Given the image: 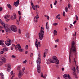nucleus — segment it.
<instances>
[{
	"label": "nucleus",
	"instance_id": "30",
	"mask_svg": "<svg viewBox=\"0 0 79 79\" xmlns=\"http://www.w3.org/2000/svg\"><path fill=\"white\" fill-rule=\"evenodd\" d=\"M25 70V68L24 67L22 69V72H21V73H23Z\"/></svg>",
	"mask_w": 79,
	"mask_h": 79
},
{
	"label": "nucleus",
	"instance_id": "2",
	"mask_svg": "<svg viewBox=\"0 0 79 79\" xmlns=\"http://www.w3.org/2000/svg\"><path fill=\"white\" fill-rule=\"evenodd\" d=\"M48 63H56L57 64H59L60 61L58 60L57 57L56 56H53L52 57V59H50L48 61Z\"/></svg>",
	"mask_w": 79,
	"mask_h": 79
},
{
	"label": "nucleus",
	"instance_id": "25",
	"mask_svg": "<svg viewBox=\"0 0 79 79\" xmlns=\"http://www.w3.org/2000/svg\"><path fill=\"white\" fill-rule=\"evenodd\" d=\"M37 69H40V64H37Z\"/></svg>",
	"mask_w": 79,
	"mask_h": 79
},
{
	"label": "nucleus",
	"instance_id": "31",
	"mask_svg": "<svg viewBox=\"0 0 79 79\" xmlns=\"http://www.w3.org/2000/svg\"><path fill=\"white\" fill-rule=\"evenodd\" d=\"M60 16V15L59 14L57 15V16L56 17V19H58V18H59Z\"/></svg>",
	"mask_w": 79,
	"mask_h": 79
},
{
	"label": "nucleus",
	"instance_id": "58",
	"mask_svg": "<svg viewBox=\"0 0 79 79\" xmlns=\"http://www.w3.org/2000/svg\"><path fill=\"white\" fill-rule=\"evenodd\" d=\"M76 22H77V20H75V21H74L73 23V24H75L76 23Z\"/></svg>",
	"mask_w": 79,
	"mask_h": 79
},
{
	"label": "nucleus",
	"instance_id": "8",
	"mask_svg": "<svg viewBox=\"0 0 79 79\" xmlns=\"http://www.w3.org/2000/svg\"><path fill=\"white\" fill-rule=\"evenodd\" d=\"M64 78L66 79H71V77L69 76V74H64L63 76Z\"/></svg>",
	"mask_w": 79,
	"mask_h": 79
},
{
	"label": "nucleus",
	"instance_id": "4",
	"mask_svg": "<svg viewBox=\"0 0 79 79\" xmlns=\"http://www.w3.org/2000/svg\"><path fill=\"white\" fill-rule=\"evenodd\" d=\"M6 63V59L5 57H2L0 59V66L2 65V64H4Z\"/></svg>",
	"mask_w": 79,
	"mask_h": 79
},
{
	"label": "nucleus",
	"instance_id": "29",
	"mask_svg": "<svg viewBox=\"0 0 79 79\" xmlns=\"http://www.w3.org/2000/svg\"><path fill=\"white\" fill-rule=\"evenodd\" d=\"M41 77H43V78H45L46 77L45 76H44L43 75V73H41Z\"/></svg>",
	"mask_w": 79,
	"mask_h": 79
},
{
	"label": "nucleus",
	"instance_id": "44",
	"mask_svg": "<svg viewBox=\"0 0 79 79\" xmlns=\"http://www.w3.org/2000/svg\"><path fill=\"white\" fill-rule=\"evenodd\" d=\"M19 34H21V29H19Z\"/></svg>",
	"mask_w": 79,
	"mask_h": 79
},
{
	"label": "nucleus",
	"instance_id": "50",
	"mask_svg": "<svg viewBox=\"0 0 79 79\" xmlns=\"http://www.w3.org/2000/svg\"><path fill=\"white\" fill-rule=\"evenodd\" d=\"M11 57H12V58H16V56L14 55H12L11 56Z\"/></svg>",
	"mask_w": 79,
	"mask_h": 79
},
{
	"label": "nucleus",
	"instance_id": "9",
	"mask_svg": "<svg viewBox=\"0 0 79 79\" xmlns=\"http://www.w3.org/2000/svg\"><path fill=\"white\" fill-rule=\"evenodd\" d=\"M36 61L37 64H40L41 63V59H40V56H38V57Z\"/></svg>",
	"mask_w": 79,
	"mask_h": 79
},
{
	"label": "nucleus",
	"instance_id": "6",
	"mask_svg": "<svg viewBox=\"0 0 79 79\" xmlns=\"http://www.w3.org/2000/svg\"><path fill=\"white\" fill-rule=\"evenodd\" d=\"M5 66L7 68V71L10 72L11 70V65H10V64H7L5 65Z\"/></svg>",
	"mask_w": 79,
	"mask_h": 79
},
{
	"label": "nucleus",
	"instance_id": "26",
	"mask_svg": "<svg viewBox=\"0 0 79 79\" xmlns=\"http://www.w3.org/2000/svg\"><path fill=\"white\" fill-rule=\"evenodd\" d=\"M13 16L14 18V19H16V15L15 13H14L13 14Z\"/></svg>",
	"mask_w": 79,
	"mask_h": 79
},
{
	"label": "nucleus",
	"instance_id": "64",
	"mask_svg": "<svg viewBox=\"0 0 79 79\" xmlns=\"http://www.w3.org/2000/svg\"><path fill=\"white\" fill-rule=\"evenodd\" d=\"M17 23V26H18V25H19V22H18L16 23Z\"/></svg>",
	"mask_w": 79,
	"mask_h": 79
},
{
	"label": "nucleus",
	"instance_id": "12",
	"mask_svg": "<svg viewBox=\"0 0 79 79\" xmlns=\"http://www.w3.org/2000/svg\"><path fill=\"white\" fill-rule=\"evenodd\" d=\"M5 27H6L5 28V30H6V32H9V31H10V29L8 28V27H7V25L6 24Z\"/></svg>",
	"mask_w": 79,
	"mask_h": 79
},
{
	"label": "nucleus",
	"instance_id": "17",
	"mask_svg": "<svg viewBox=\"0 0 79 79\" xmlns=\"http://www.w3.org/2000/svg\"><path fill=\"white\" fill-rule=\"evenodd\" d=\"M73 76H75V77L76 79H77L78 78V77H77V75L76 74V72H73Z\"/></svg>",
	"mask_w": 79,
	"mask_h": 79
},
{
	"label": "nucleus",
	"instance_id": "13",
	"mask_svg": "<svg viewBox=\"0 0 79 79\" xmlns=\"http://www.w3.org/2000/svg\"><path fill=\"white\" fill-rule=\"evenodd\" d=\"M23 73H22L20 71H19V78H20L23 76Z\"/></svg>",
	"mask_w": 79,
	"mask_h": 79
},
{
	"label": "nucleus",
	"instance_id": "62",
	"mask_svg": "<svg viewBox=\"0 0 79 79\" xmlns=\"http://www.w3.org/2000/svg\"><path fill=\"white\" fill-rule=\"evenodd\" d=\"M76 32H75V34H73V36H76Z\"/></svg>",
	"mask_w": 79,
	"mask_h": 79
},
{
	"label": "nucleus",
	"instance_id": "45",
	"mask_svg": "<svg viewBox=\"0 0 79 79\" xmlns=\"http://www.w3.org/2000/svg\"><path fill=\"white\" fill-rule=\"evenodd\" d=\"M57 3V1H56V0L55 1V2H54V5H56Z\"/></svg>",
	"mask_w": 79,
	"mask_h": 79
},
{
	"label": "nucleus",
	"instance_id": "23",
	"mask_svg": "<svg viewBox=\"0 0 79 79\" xmlns=\"http://www.w3.org/2000/svg\"><path fill=\"white\" fill-rule=\"evenodd\" d=\"M18 49H19V52H23V50H24V49L23 48L21 49V48H20Z\"/></svg>",
	"mask_w": 79,
	"mask_h": 79
},
{
	"label": "nucleus",
	"instance_id": "3",
	"mask_svg": "<svg viewBox=\"0 0 79 79\" xmlns=\"http://www.w3.org/2000/svg\"><path fill=\"white\" fill-rule=\"evenodd\" d=\"M45 32L44 26H42L41 28V30L40 33H39V39L40 40H42L44 39V35Z\"/></svg>",
	"mask_w": 79,
	"mask_h": 79
},
{
	"label": "nucleus",
	"instance_id": "1",
	"mask_svg": "<svg viewBox=\"0 0 79 79\" xmlns=\"http://www.w3.org/2000/svg\"><path fill=\"white\" fill-rule=\"evenodd\" d=\"M76 45H75L74 41H73L72 47L70 49V51L69 52V59L70 63H71V54L72 53H76Z\"/></svg>",
	"mask_w": 79,
	"mask_h": 79
},
{
	"label": "nucleus",
	"instance_id": "43",
	"mask_svg": "<svg viewBox=\"0 0 79 79\" xmlns=\"http://www.w3.org/2000/svg\"><path fill=\"white\" fill-rule=\"evenodd\" d=\"M25 47H26V50H27L28 48V45H26Z\"/></svg>",
	"mask_w": 79,
	"mask_h": 79
},
{
	"label": "nucleus",
	"instance_id": "18",
	"mask_svg": "<svg viewBox=\"0 0 79 79\" xmlns=\"http://www.w3.org/2000/svg\"><path fill=\"white\" fill-rule=\"evenodd\" d=\"M10 74L11 75H12V77H14L15 76V73H13V71H12L10 72Z\"/></svg>",
	"mask_w": 79,
	"mask_h": 79
},
{
	"label": "nucleus",
	"instance_id": "15",
	"mask_svg": "<svg viewBox=\"0 0 79 79\" xmlns=\"http://www.w3.org/2000/svg\"><path fill=\"white\" fill-rule=\"evenodd\" d=\"M21 68H22V66L19 65L17 66V69L19 71H20L21 69Z\"/></svg>",
	"mask_w": 79,
	"mask_h": 79
},
{
	"label": "nucleus",
	"instance_id": "19",
	"mask_svg": "<svg viewBox=\"0 0 79 79\" xmlns=\"http://www.w3.org/2000/svg\"><path fill=\"white\" fill-rule=\"evenodd\" d=\"M58 34V33L57 32V31L55 30L54 31H53V34L54 35V36H55V35H57V34Z\"/></svg>",
	"mask_w": 79,
	"mask_h": 79
},
{
	"label": "nucleus",
	"instance_id": "14",
	"mask_svg": "<svg viewBox=\"0 0 79 79\" xmlns=\"http://www.w3.org/2000/svg\"><path fill=\"white\" fill-rule=\"evenodd\" d=\"M0 23L2 24L3 25V26H2L3 27H4V28L5 27V26H6V24H5V23H4L3 22L2 23V21L1 19H0Z\"/></svg>",
	"mask_w": 79,
	"mask_h": 79
},
{
	"label": "nucleus",
	"instance_id": "22",
	"mask_svg": "<svg viewBox=\"0 0 79 79\" xmlns=\"http://www.w3.org/2000/svg\"><path fill=\"white\" fill-rule=\"evenodd\" d=\"M9 17H10V15H6V16H5L4 18L6 19H8V18Z\"/></svg>",
	"mask_w": 79,
	"mask_h": 79
},
{
	"label": "nucleus",
	"instance_id": "56",
	"mask_svg": "<svg viewBox=\"0 0 79 79\" xmlns=\"http://www.w3.org/2000/svg\"><path fill=\"white\" fill-rule=\"evenodd\" d=\"M33 55V53H31L30 54V57H32V55Z\"/></svg>",
	"mask_w": 79,
	"mask_h": 79
},
{
	"label": "nucleus",
	"instance_id": "46",
	"mask_svg": "<svg viewBox=\"0 0 79 79\" xmlns=\"http://www.w3.org/2000/svg\"><path fill=\"white\" fill-rule=\"evenodd\" d=\"M46 54H47V53H45V52L44 53V56H43V57L44 58H45V56H46Z\"/></svg>",
	"mask_w": 79,
	"mask_h": 79
},
{
	"label": "nucleus",
	"instance_id": "51",
	"mask_svg": "<svg viewBox=\"0 0 79 79\" xmlns=\"http://www.w3.org/2000/svg\"><path fill=\"white\" fill-rule=\"evenodd\" d=\"M18 13H19V15H21V12H20V11H19L18 12Z\"/></svg>",
	"mask_w": 79,
	"mask_h": 79
},
{
	"label": "nucleus",
	"instance_id": "61",
	"mask_svg": "<svg viewBox=\"0 0 79 79\" xmlns=\"http://www.w3.org/2000/svg\"><path fill=\"white\" fill-rule=\"evenodd\" d=\"M11 19L13 20V19H14V17H13V16H11Z\"/></svg>",
	"mask_w": 79,
	"mask_h": 79
},
{
	"label": "nucleus",
	"instance_id": "38",
	"mask_svg": "<svg viewBox=\"0 0 79 79\" xmlns=\"http://www.w3.org/2000/svg\"><path fill=\"white\" fill-rule=\"evenodd\" d=\"M37 71L38 73H40V69H37Z\"/></svg>",
	"mask_w": 79,
	"mask_h": 79
},
{
	"label": "nucleus",
	"instance_id": "39",
	"mask_svg": "<svg viewBox=\"0 0 79 79\" xmlns=\"http://www.w3.org/2000/svg\"><path fill=\"white\" fill-rule=\"evenodd\" d=\"M63 16H66V14H65V12L63 11Z\"/></svg>",
	"mask_w": 79,
	"mask_h": 79
},
{
	"label": "nucleus",
	"instance_id": "54",
	"mask_svg": "<svg viewBox=\"0 0 79 79\" xmlns=\"http://www.w3.org/2000/svg\"><path fill=\"white\" fill-rule=\"evenodd\" d=\"M76 69H77V71H79V68L78 67V66H77L76 68Z\"/></svg>",
	"mask_w": 79,
	"mask_h": 79
},
{
	"label": "nucleus",
	"instance_id": "37",
	"mask_svg": "<svg viewBox=\"0 0 79 79\" xmlns=\"http://www.w3.org/2000/svg\"><path fill=\"white\" fill-rule=\"evenodd\" d=\"M44 16H45V17H46V18H47L48 20H49V16H48V15H45Z\"/></svg>",
	"mask_w": 79,
	"mask_h": 79
},
{
	"label": "nucleus",
	"instance_id": "59",
	"mask_svg": "<svg viewBox=\"0 0 79 79\" xmlns=\"http://www.w3.org/2000/svg\"><path fill=\"white\" fill-rule=\"evenodd\" d=\"M31 4L32 6H34V4H33V3H32V2H31Z\"/></svg>",
	"mask_w": 79,
	"mask_h": 79
},
{
	"label": "nucleus",
	"instance_id": "48",
	"mask_svg": "<svg viewBox=\"0 0 79 79\" xmlns=\"http://www.w3.org/2000/svg\"><path fill=\"white\" fill-rule=\"evenodd\" d=\"M73 72H76V67H73Z\"/></svg>",
	"mask_w": 79,
	"mask_h": 79
},
{
	"label": "nucleus",
	"instance_id": "5",
	"mask_svg": "<svg viewBox=\"0 0 79 79\" xmlns=\"http://www.w3.org/2000/svg\"><path fill=\"white\" fill-rule=\"evenodd\" d=\"M10 28L11 31H13V32H17V27H16L15 25H12L10 27Z\"/></svg>",
	"mask_w": 79,
	"mask_h": 79
},
{
	"label": "nucleus",
	"instance_id": "60",
	"mask_svg": "<svg viewBox=\"0 0 79 79\" xmlns=\"http://www.w3.org/2000/svg\"><path fill=\"white\" fill-rule=\"evenodd\" d=\"M39 15H37L36 16V19H39Z\"/></svg>",
	"mask_w": 79,
	"mask_h": 79
},
{
	"label": "nucleus",
	"instance_id": "42",
	"mask_svg": "<svg viewBox=\"0 0 79 79\" xmlns=\"http://www.w3.org/2000/svg\"><path fill=\"white\" fill-rule=\"evenodd\" d=\"M3 10V7H0V11H2Z\"/></svg>",
	"mask_w": 79,
	"mask_h": 79
},
{
	"label": "nucleus",
	"instance_id": "7",
	"mask_svg": "<svg viewBox=\"0 0 79 79\" xmlns=\"http://www.w3.org/2000/svg\"><path fill=\"white\" fill-rule=\"evenodd\" d=\"M11 41V40H7L6 41H5V44L7 46H9V45H10L11 44L10 43Z\"/></svg>",
	"mask_w": 79,
	"mask_h": 79
},
{
	"label": "nucleus",
	"instance_id": "28",
	"mask_svg": "<svg viewBox=\"0 0 79 79\" xmlns=\"http://www.w3.org/2000/svg\"><path fill=\"white\" fill-rule=\"evenodd\" d=\"M48 49H46L44 50V52L45 53H46V54H47L48 53Z\"/></svg>",
	"mask_w": 79,
	"mask_h": 79
},
{
	"label": "nucleus",
	"instance_id": "36",
	"mask_svg": "<svg viewBox=\"0 0 79 79\" xmlns=\"http://www.w3.org/2000/svg\"><path fill=\"white\" fill-rule=\"evenodd\" d=\"M27 38H29V34L28 33H27Z\"/></svg>",
	"mask_w": 79,
	"mask_h": 79
},
{
	"label": "nucleus",
	"instance_id": "55",
	"mask_svg": "<svg viewBox=\"0 0 79 79\" xmlns=\"http://www.w3.org/2000/svg\"><path fill=\"white\" fill-rule=\"evenodd\" d=\"M73 60L75 62V64H76V59H75V58H73Z\"/></svg>",
	"mask_w": 79,
	"mask_h": 79
},
{
	"label": "nucleus",
	"instance_id": "10",
	"mask_svg": "<svg viewBox=\"0 0 79 79\" xmlns=\"http://www.w3.org/2000/svg\"><path fill=\"white\" fill-rule=\"evenodd\" d=\"M3 42H4V41H3V40H0V45H2L3 47H5V45H4V43H3Z\"/></svg>",
	"mask_w": 79,
	"mask_h": 79
},
{
	"label": "nucleus",
	"instance_id": "33",
	"mask_svg": "<svg viewBox=\"0 0 79 79\" xmlns=\"http://www.w3.org/2000/svg\"><path fill=\"white\" fill-rule=\"evenodd\" d=\"M32 8H33V9L34 10H35V6L34 5L32 6Z\"/></svg>",
	"mask_w": 79,
	"mask_h": 79
},
{
	"label": "nucleus",
	"instance_id": "24",
	"mask_svg": "<svg viewBox=\"0 0 79 79\" xmlns=\"http://www.w3.org/2000/svg\"><path fill=\"white\" fill-rule=\"evenodd\" d=\"M7 7H8V8H10V9H11V5H10V4H7Z\"/></svg>",
	"mask_w": 79,
	"mask_h": 79
},
{
	"label": "nucleus",
	"instance_id": "21",
	"mask_svg": "<svg viewBox=\"0 0 79 79\" xmlns=\"http://www.w3.org/2000/svg\"><path fill=\"white\" fill-rule=\"evenodd\" d=\"M0 75L2 77V79H4V75L2 73H0Z\"/></svg>",
	"mask_w": 79,
	"mask_h": 79
},
{
	"label": "nucleus",
	"instance_id": "49",
	"mask_svg": "<svg viewBox=\"0 0 79 79\" xmlns=\"http://www.w3.org/2000/svg\"><path fill=\"white\" fill-rule=\"evenodd\" d=\"M2 29H3L2 28V27L0 26V31H2Z\"/></svg>",
	"mask_w": 79,
	"mask_h": 79
},
{
	"label": "nucleus",
	"instance_id": "52",
	"mask_svg": "<svg viewBox=\"0 0 79 79\" xmlns=\"http://www.w3.org/2000/svg\"><path fill=\"white\" fill-rule=\"evenodd\" d=\"M35 7H36V8H39V7H40L38 5H35Z\"/></svg>",
	"mask_w": 79,
	"mask_h": 79
},
{
	"label": "nucleus",
	"instance_id": "53",
	"mask_svg": "<svg viewBox=\"0 0 79 79\" xmlns=\"http://www.w3.org/2000/svg\"><path fill=\"white\" fill-rule=\"evenodd\" d=\"M15 50L16 51H18V50H19V49H18V47H16L15 48Z\"/></svg>",
	"mask_w": 79,
	"mask_h": 79
},
{
	"label": "nucleus",
	"instance_id": "57",
	"mask_svg": "<svg viewBox=\"0 0 79 79\" xmlns=\"http://www.w3.org/2000/svg\"><path fill=\"white\" fill-rule=\"evenodd\" d=\"M1 54H3L4 53V51H1L0 52Z\"/></svg>",
	"mask_w": 79,
	"mask_h": 79
},
{
	"label": "nucleus",
	"instance_id": "40",
	"mask_svg": "<svg viewBox=\"0 0 79 79\" xmlns=\"http://www.w3.org/2000/svg\"><path fill=\"white\" fill-rule=\"evenodd\" d=\"M55 42H56V43L58 42H59V39H57V40H55Z\"/></svg>",
	"mask_w": 79,
	"mask_h": 79
},
{
	"label": "nucleus",
	"instance_id": "47",
	"mask_svg": "<svg viewBox=\"0 0 79 79\" xmlns=\"http://www.w3.org/2000/svg\"><path fill=\"white\" fill-rule=\"evenodd\" d=\"M68 8H69V9H70V8H71V6H70V4H68Z\"/></svg>",
	"mask_w": 79,
	"mask_h": 79
},
{
	"label": "nucleus",
	"instance_id": "63",
	"mask_svg": "<svg viewBox=\"0 0 79 79\" xmlns=\"http://www.w3.org/2000/svg\"><path fill=\"white\" fill-rule=\"evenodd\" d=\"M46 26H48V22H47L46 24Z\"/></svg>",
	"mask_w": 79,
	"mask_h": 79
},
{
	"label": "nucleus",
	"instance_id": "16",
	"mask_svg": "<svg viewBox=\"0 0 79 79\" xmlns=\"http://www.w3.org/2000/svg\"><path fill=\"white\" fill-rule=\"evenodd\" d=\"M37 42H38V40L37 39H36V41L35 42V45L36 47L37 48H39V45H38V44L37 43Z\"/></svg>",
	"mask_w": 79,
	"mask_h": 79
},
{
	"label": "nucleus",
	"instance_id": "34",
	"mask_svg": "<svg viewBox=\"0 0 79 79\" xmlns=\"http://www.w3.org/2000/svg\"><path fill=\"white\" fill-rule=\"evenodd\" d=\"M53 26H57L58 25V23H54L52 24Z\"/></svg>",
	"mask_w": 79,
	"mask_h": 79
},
{
	"label": "nucleus",
	"instance_id": "32",
	"mask_svg": "<svg viewBox=\"0 0 79 79\" xmlns=\"http://www.w3.org/2000/svg\"><path fill=\"white\" fill-rule=\"evenodd\" d=\"M65 10L66 12H68V8L67 7H66L65 8Z\"/></svg>",
	"mask_w": 79,
	"mask_h": 79
},
{
	"label": "nucleus",
	"instance_id": "11",
	"mask_svg": "<svg viewBox=\"0 0 79 79\" xmlns=\"http://www.w3.org/2000/svg\"><path fill=\"white\" fill-rule=\"evenodd\" d=\"M19 0H18L16 2H15L14 4V5L15 6H18L19 5Z\"/></svg>",
	"mask_w": 79,
	"mask_h": 79
},
{
	"label": "nucleus",
	"instance_id": "41",
	"mask_svg": "<svg viewBox=\"0 0 79 79\" xmlns=\"http://www.w3.org/2000/svg\"><path fill=\"white\" fill-rule=\"evenodd\" d=\"M27 62V60H26L24 61L23 62V63L24 64L25 63H26Z\"/></svg>",
	"mask_w": 79,
	"mask_h": 79
},
{
	"label": "nucleus",
	"instance_id": "20",
	"mask_svg": "<svg viewBox=\"0 0 79 79\" xmlns=\"http://www.w3.org/2000/svg\"><path fill=\"white\" fill-rule=\"evenodd\" d=\"M3 50L4 52H7V51H8V48H3Z\"/></svg>",
	"mask_w": 79,
	"mask_h": 79
},
{
	"label": "nucleus",
	"instance_id": "35",
	"mask_svg": "<svg viewBox=\"0 0 79 79\" xmlns=\"http://www.w3.org/2000/svg\"><path fill=\"white\" fill-rule=\"evenodd\" d=\"M46 29L48 30V32L49 31V27L48 26H46Z\"/></svg>",
	"mask_w": 79,
	"mask_h": 79
},
{
	"label": "nucleus",
	"instance_id": "27",
	"mask_svg": "<svg viewBox=\"0 0 79 79\" xmlns=\"http://www.w3.org/2000/svg\"><path fill=\"white\" fill-rule=\"evenodd\" d=\"M17 46L18 49L21 48V45H20V44H18Z\"/></svg>",
	"mask_w": 79,
	"mask_h": 79
}]
</instances>
